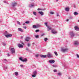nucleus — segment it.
<instances>
[{
  "label": "nucleus",
  "instance_id": "1",
  "mask_svg": "<svg viewBox=\"0 0 79 79\" xmlns=\"http://www.w3.org/2000/svg\"><path fill=\"white\" fill-rule=\"evenodd\" d=\"M61 51L64 53L66 52L68 50V48H62L61 49Z\"/></svg>",
  "mask_w": 79,
  "mask_h": 79
},
{
  "label": "nucleus",
  "instance_id": "2",
  "mask_svg": "<svg viewBox=\"0 0 79 79\" xmlns=\"http://www.w3.org/2000/svg\"><path fill=\"white\" fill-rule=\"evenodd\" d=\"M47 56L48 58H51V57H52V56H53L52 55V54L50 52H48Z\"/></svg>",
  "mask_w": 79,
  "mask_h": 79
},
{
  "label": "nucleus",
  "instance_id": "3",
  "mask_svg": "<svg viewBox=\"0 0 79 79\" xmlns=\"http://www.w3.org/2000/svg\"><path fill=\"white\" fill-rule=\"evenodd\" d=\"M69 35L70 37H73L74 36V34L73 31L70 32L69 33Z\"/></svg>",
  "mask_w": 79,
  "mask_h": 79
},
{
  "label": "nucleus",
  "instance_id": "4",
  "mask_svg": "<svg viewBox=\"0 0 79 79\" xmlns=\"http://www.w3.org/2000/svg\"><path fill=\"white\" fill-rule=\"evenodd\" d=\"M18 5V4L17 3H16L15 2H14L12 3L11 6H13V7H14V6H16Z\"/></svg>",
  "mask_w": 79,
  "mask_h": 79
},
{
  "label": "nucleus",
  "instance_id": "5",
  "mask_svg": "<svg viewBox=\"0 0 79 79\" xmlns=\"http://www.w3.org/2000/svg\"><path fill=\"white\" fill-rule=\"evenodd\" d=\"M10 52L12 54H13V53H15V50L14 48H11Z\"/></svg>",
  "mask_w": 79,
  "mask_h": 79
},
{
  "label": "nucleus",
  "instance_id": "6",
  "mask_svg": "<svg viewBox=\"0 0 79 79\" xmlns=\"http://www.w3.org/2000/svg\"><path fill=\"white\" fill-rule=\"evenodd\" d=\"M79 43L78 41H75L74 43V45L77 46V45H79Z\"/></svg>",
  "mask_w": 79,
  "mask_h": 79
},
{
  "label": "nucleus",
  "instance_id": "7",
  "mask_svg": "<svg viewBox=\"0 0 79 79\" xmlns=\"http://www.w3.org/2000/svg\"><path fill=\"white\" fill-rule=\"evenodd\" d=\"M5 36L6 37H7V38H8V37H12V34H10L9 35H6Z\"/></svg>",
  "mask_w": 79,
  "mask_h": 79
},
{
  "label": "nucleus",
  "instance_id": "8",
  "mask_svg": "<svg viewBox=\"0 0 79 79\" xmlns=\"http://www.w3.org/2000/svg\"><path fill=\"white\" fill-rule=\"evenodd\" d=\"M47 31H50V30H51L52 29V27L49 26L47 27Z\"/></svg>",
  "mask_w": 79,
  "mask_h": 79
},
{
  "label": "nucleus",
  "instance_id": "9",
  "mask_svg": "<svg viewBox=\"0 0 79 79\" xmlns=\"http://www.w3.org/2000/svg\"><path fill=\"white\" fill-rule=\"evenodd\" d=\"M74 28L76 31H79V28L77 27V26H75L74 27Z\"/></svg>",
  "mask_w": 79,
  "mask_h": 79
},
{
  "label": "nucleus",
  "instance_id": "10",
  "mask_svg": "<svg viewBox=\"0 0 79 79\" xmlns=\"http://www.w3.org/2000/svg\"><path fill=\"white\" fill-rule=\"evenodd\" d=\"M18 31H20V32H24L23 30L20 28H18Z\"/></svg>",
  "mask_w": 79,
  "mask_h": 79
},
{
  "label": "nucleus",
  "instance_id": "11",
  "mask_svg": "<svg viewBox=\"0 0 79 79\" xmlns=\"http://www.w3.org/2000/svg\"><path fill=\"white\" fill-rule=\"evenodd\" d=\"M18 47L19 48H23V45L21 44H18Z\"/></svg>",
  "mask_w": 79,
  "mask_h": 79
},
{
  "label": "nucleus",
  "instance_id": "12",
  "mask_svg": "<svg viewBox=\"0 0 79 79\" xmlns=\"http://www.w3.org/2000/svg\"><path fill=\"white\" fill-rule=\"evenodd\" d=\"M52 34H56L57 32L55 31V30H52Z\"/></svg>",
  "mask_w": 79,
  "mask_h": 79
},
{
  "label": "nucleus",
  "instance_id": "13",
  "mask_svg": "<svg viewBox=\"0 0 79 79\" xmlns=\"http://www.w3.org/2000/svg\"><path fill=\"white\" fill-rule=\"evenodd\" d=\"M25 40L27 42H29V40H30V38L29 37H27L25 38Z\"/></svg>",
  "mask_w": 79,
  "mask_h": 79
},
{
  "label": "nucleus",
  "instance_id": "14",
  "mask_svg": "<svg viewBox=\"0 0 79 79\" xmlns=\"http://www.w3.org/2000/svg\"><path fill=\"white\" fill-rule=\"evenodd\" d=\"M49 62L50 63H51V64L54 63H55V60H50L49 61Z\"/></svg>",
  "mask_w": 79,
  "mask_h": 79
},
{
  "label": "nucleus",
  "instance_id": "15",
  "mask_svg": "<svg viewBox=\"0 0 79 79\" xmlns=\"http://www.w3.org/2000/svg\"><path fill=\"white\" fill-rule=\"evenodd\" d=\"M65 11H69V7H66L65 8Z\"/></svg>",
  "mask_w": 79,
  "mask_h": 79
},
{
  "label": "nucleus",
  "instance_id": "16",
  "mask_svg": "<svg viewBox=\"0 0 79 79\" xmlns=\"http://www.w3.org/2000/svg\"><path fill=\"white\" fill-rule=\"evenodd\" d=\"M40 56L41 58H47V55H40Z\"/></svg>",
  "mask_w": 79,
  "mask_h": 79
},
{
  "label": "nucleus",
  "instance_id": "17",
  "mask_svg": "<svg viewBox=\"0 0 79 79\" xmlns=\"http://www.w3.org/2000/svg\"><path fill=\"white\" fill-rule=\"evenodd\" d=\"M34 4H31L29 5V8H32V7H34Z\"/></svg>",
  "mask_w": 79,
  "mask_h": 79
},
{
  "label": "nucleus",
  "instance_id": "18",
  "mask_svg": "<svg viewBox=\"0 0 79 79\" xmlns=\"http://www.w3.org/2000/svg\"><path fill=\"white\" fill-rule=\"evenodd\" d=\"M38 13L40 14L41 16H43V15H44V12H43L42 11H39Z\"/></svg>",
  "mask_w": 79,
  "mask_h": 79
},
{
  "label": "nucleus",
  "instance_id": "19",
  "mask_svg": "<svg viewBox=\"0 0 79 79\" xmlns=\"http://www.w3.org/2000/svg\"><path fill=\"white\" fill-rule=\"evenodd\" d=\"M27 61V59L25 58L22 61L23 62H26V61Z\"/></svg>",
  "mask_w": 79,
  "mask_h": 79
},
{
  "label": "nucleus",
  "instance_id": "20",
  "mask_svg": "<svg viewBox=\"0 0 79 79\" xmlns=\"http://www.w3.org/2000/svg\"><path fill=\"white\" fill-rule=\"evenodd\" d=\"M3 62H4V63H7L8 62V60H6V59H4V60H3Z\"/></svg>",
  "mask_w": 79,
  "mask_h": 79
},
{
  "label": "nucleus",
  "instance_id": "21",
  "mask_svg": "<svg viewBox=\"0 0 79 79\" xmlns=\"http://www.w3.org/2000/svg\"><path fill=\"white\" fill-rule=\"evenodd\" d=\"M37 71H35L34 72H33V74H35L36 75V74H37Z\"/></svg>",
  "mask_w": 79,
  "mask_h": 79
},
{
  "label": "nucleus",
  "instance_id": "22",
  "mask_svg": "<svg viewBox=\"0 0 79 79\" xmlns=\"http://www.w3.org/2000/svg\"><path fill=\"white\" fill-rule=\"evenodd\" d=\"M74 15H75V16H76V15H78V13H77L76 12H75L74 13Z\"/></svg>",
  "mask_w": 79,
  "mask_h": 79
},
{
  "label": "nucleus",
  "instance_id": "23",
  "mask_svg": "<svg viewBox=\"0 0 79 79\" xmlns=\"http://www.w3.org/2000/svg\"><path fill=\"white\" fill-rule=\"evenodd\" d=\"M15 76H18V72H16L15 73Z\"/></svg>",
  "mask_w": 79,
  "mask_h": 79
},
{
  "label": "nucleus",
  "instance_id": "24",
  "mask_svg": "<svg viewBox=\"0 0 79 79\" xmlns=\"http://www.w3.org/2000/svg\"><path fill=\"white\" fill-rule=\"evenodd\" d=\"M37 26H36V25H33V28L34 29H35V28H37Z\"/></svg>",
  "mask_w": 79,
  "mask_h": 79
},
{
  "label": "nucleus",
  "instance_id": "25",
  "mask_svg": "<svg viewBox=\"0 0 79 79\" xmlns=\"http://www.w3.org/2000/svg\"><path fill=\"white\" fill-rule=\"evenodd\" d=\"M35 38H36V39L39 38V35H35Z\"/></svg>",
  "mask_w": 79,
  "mask_h": 79
},
{
  "label": "nucleus",
  "instance_id": "26",
  "mask_svg": "<svg viewBox=\"0 0 79 79\" xmlns=\"http://www.w3.org/2000/svg\"><path fill=\"white\" fill-rule=\"evenodd\" d=\"M54 53L55 54L56 56H58V53H57V52L56 51L54 52Z\"/></svg>",
  "mask_w": 79,
  "mask_h": 79
},
{
  "label": "nucleus",
  "instance_id": "27",
  "mask_svg": "<svg viewBox=\"0 0 79 79\" xmlns=\"http://www.w3.org/2000/svg\"><path fill=\"white\" fill-rule=\"evenodd\" d=\"M48 24V23H47V22H46L44 23V24L45 25V26H46V27H48V25H47V24Z\"/></svg>",
  "mask_w": 79,
  "mask_h": 79
},
{
  "label": "nucleus",
  "instance_id": "28",
  "mask_svg": "<svg viewBox=\"0 0 79 79\" xmlns=\"http://www.w3.org/2000/svg\"><path fill=\"white\" fill-rule=\"evenodd\" d=\"M7 68V66H5L4 69V70H5V71H6V69Z\"/></svg>",
  "mask_w": 79,
  "mask_h": 79
},
{
  "label": "nucleus",
  "instance_id": "29",
  "mask_svg": "<svg viewBox=\"0 0 79 79\" xmlns=\"http://www.w3.org/2000/svg\"><path fill=\"white\" fill-rule=\"evenodd\" d=\"M39 54H36L35 55V57L36 58H37L39 57Z\"/></svg>",
  "mask_w": 79,
  "mask_h": 79
},
{
  "label": "nucleus",
  "instance_id": "30",
  "mask_svg": "<svg viewBox=\"0 0 79 79\" xmlns=\"http://www.w3.org/2000/svg\"><path fill=\"white\" fill-rule=\"evenodd\" d=\"M41 25H39V24H38L37 25L36 27H40Z\"/></svg>",
  "mask_w": 79,
  "mask_h": 79
},
{
  "label": "nucleus",
  "instance_id": "31",
  "mask_svg": "<svg viewBox=\"0 0 79 79\" xmlns=\"http://www.w3.org/2000/svg\"><path fill=\"white\" fill-rule=\"evenodd\" d=\"M36 76V75L33 74V75H32V77H34Z\"/></svg>",
  "mask_w": 79,
  "mask_h": 79
},
{
  "label": "nucleus",
  "instance_id": "32",
  "mask_svg": "<svg viewBox=\"0 0 79 79\" xmlns=\"http://www.w3.org/2000/svg\"><path fill=\"white\" fill-rule=\"evenodd\" d=\"M44 41L45 42H46V41H47L48 40V38H44Z\"/></svg>",
  "mask_w": 79,
  "mask_h": 79
},
{
  "label": "nucleus",
  "instance_id": "33",
  "mask_svg": "<svg viewBox=\"0 0 79 79\" xmlns=\"http://www.w3.org/2000/svg\"><path fill=\"white\" fill-rule=\"evenodd\" d=\"M33 15H35V16H36V15H37V13L35 12H33Z\"/></svg>",
  "mask_w": 79,
  "mask_h": 79
},
{
  "label": "nucleus",
  "instance_id": "34",
  "mask_svg": "<svg viewBox=\"0 0 79 79\" xmlns=\"http://www.w3.org/2000/svg\"><path fill=\"white\" fill-rule=\"evenodd\" d=\"M5 34V35H7V34H8V32L6 31Z\"/></svg>",
  "mask_w": 79,
  "mask_h": 79
},
{
  "label": "nucleus",
  "instance_id": "35",
  "mask_svg": "<svg viewBox=\"0 0 79 79\" xmlns=\"http://www.w3.org/2000/svg\"><path fill=\"white\" fill-rule=\"evenodd\" d=\"M54 14V12H50V14H51V15H53Z\"/></svg>",
  "mask_w": 79,
  "mask_h": 79
},
{
  "label": "nucleus",
  "instance_id": "36",
  "mask_svg": "<svg viewBox=\"0 0 79 79\" xmlns=\"http://www.w3.org/2000/svg\"><path fill=\"white\" fill-rule=\"evenodd\" d=\"M53 67H55V68L56 67H57V66H56V65H55V64H54L53 65H52Z\"/></svg>",
  "mask_w": 79,
  "mask_h": 79
},
{
  "label": "nucleus",
  "instance_id": "37",
  "mask_svg": "<svg viewBox=\"0 0 79 79\" xmlns=\"http://www.w3.org/2000/svg\"><path fill=\"white\" fill-rule=\"evenodd\" d=\"M19 59L20 60H21V61H23V58H22V57H20L19 58Z\"/></svg>",
  "mask_w": 79,
  "mask_h": 79
},
{
  "label": "nucleus",
  "instance_id": "38",
  "mask_svg": "<svg viewBox=\"0 0 79 79\" xmlns=\"http://www.w3.org/2000/svg\"><path fill=\"white\" fill-rule=\"evenodd\" d=\"M26 24H29V21H27L25 22Z\"/></svg>",
  "mask_w": 79,
  "mask_h": 79
},
{
  "label": "nucleus",
  "instance_id": "39",
  "mask_svg": "<svg viewBox=\"0 0 79 79\" xmlns=\"http://www.w3.org/2000/svg\"><path fill=\"white\" fill-rule=\"evenodd\" d=\"M18 24H19V25H20L21 24L20 23V22H19V21H17V22Z\"/></svg>",
  "mask_w": 79,
  "mask_h": 79
},
{
  "label": "nucleus",
  "instance_id": "40",
  "mask_svg": "<svg viewBox=\"0 0 79 79\" xmlns=\"http://www.w3.org/2000/svg\"><path fill=\"white\" fill-rule=\"evenodd\" d=\"M58 76H61V73H59L57 74Z\"/></svg>",
  "mask_w": 79,
  "mask_h": 79
},
{
  "label": "nucleus",
  "instance_id": "41",
  "mask_svg": "<svg viewBox=\"0 0 79 79\" xmlns=\"http://www.w3.org/2000/svg\"><path fill=\"white\" fill-rule=\"evenodd\" d=\"M35 32H39V30H36L35 31Z\"/></svg>",
  "mask_w": 79,
  "mask_h": 79
},
{
  "label": "nucleus",
  "instance_id": "42",
  "mask_svg": "<svg viewBox=\"0 0 79 79\" xmlns=\"http://www.w3.org/2000/svg\"><path fill=\"white\" fill-rule=\"evenodd\" d=\"M27 45L28 47H30V45H31V44L28 43L27 44Z\"/></svg>",
  "mask_w": 79,
  "mask_h": 79
},
{
  "label": "nucleus",
  "instance_id": "43",
  "mask_svg": "<svg viewBox=\"0 0 79 79\" xmlns=\"http://www.w3.org/2000/svg\"><path fill=\"white\" fill-rule=\"evenodd\" d=\"M38 10H44V9H42L40 8H38Z\"/></svg>",
  "mask_w": 79,
  "mask_h": 79
},
{
  "label": "nucleus",
  "instance_id": "44",
  "mask_svg": "<svg viewBox=\"0 0 79 79\" xmlns=\"http://www.w3.org/2000/svg\"><path fill=\"white\" fill-rule=\"evenodd\" d=\"M76 55H77V57L78 58H79V55H78L77 54Z\"/></svg>",
  "mask_w": 79,
  "mask_h": 79
},
{
  "label": "nucleus",
  "instance_id": "45",
  "mask_svg": "<svg viewBox=\"0 0 79 79\" xmlns=\"http://www.w3.org/2000/svg\"><path fill=\"white\" fill-rule=\"evenodd\" d=\"M6 45V43H3V45L4 46H5V45Z\"/></svg>",
  "mask_w": 79,
  "mask_h": 79
},
{
  "label": "nucleus",
  "instance_id": "46",
  "mask_svg": "<svg viewBox=\"0 0 79 79\" xmlns=\"http://www.w3.org/2000/svg\"><path fill=\"white\" fill-rule=\"evenodd\" d=\"M44 35H45V34L43 33L41 35V36H44Z\"/></svg>",
  "mask_w": 79,
  "mask_h": 79
},
{
  "label": "nucleus",
  "instance_id": "47",
  "mask_svg": "<svg viewBox=\"0 0 79 79\" xmlns=\"http://www.w3.org/2000/svg\"><path fill=\"white\" fill-rule=\"evenodd\" d=\"M20 66L21 68H23V65L21 64V65H20Z\"/></svg>",
  "mask_w": 79,
  "mask_h": 79
},
{
  "label": "nucleus",
  "instance_id": "48",
  "mask_svg": "<svg viewBox=\"0 0 79 79\" xmlns=\"http://www.w3.org/2000/svg\"><path fill=\"white\" fill-rule=\"evenodd\" d=\"M26 50H27V51H29V48H26Z\"/></svg>",
  "mask_w": 79,
  "mask_h": 79
},
{
  "label": "nucleus",
  "instance_id": "49",
  "mask_svg": "<svg viewBox=\"0 0 79 79\" xmlns=\"http://www.w3.org/2000/svg\"><path fill=\"white\" fill-rule=\"evenodd\" d=\"M54 72H57V70L56 69H54L53 70Z\"/></svg>",
  "mask_w": 79,
  "mask_h": 79
},
{
  "label": "nucleus",
  "instance_id": "50",
  "mask_svg": "<svg viewBox=\"0 0 79 79\" xmlns=\"http://www.w3.org/2000/svg\"><path fill=\"white\" fill-rule=\"evenodd\" d=\"M23 28H24V29H26L27 28V27H26V26L24 27H23Z\"/></svg>",
  "mask_w": 79,
  "mask_h": 79
},
{
  "label": "nucleus",
  "instance_id": "51",
  "mask_svg": "<svg viewBox=\"0 0 79 79\" xmlns=\"http://www.w3.org/2000/svg\"><path fill=\"white\" fill-rule=\"evenodd\" d=\"M56 16H60V15L58 14H57Z\"/></svg>",
  "mask_w": 79,
  "mask_h": 79
},
{
  "label": "nucleus",
  "instance_id": "52",
  "mask_svg": "<svg viewBox=\"0 0 79 79\" xmlns=\"http://www.w3.org/2000/svg\"><path fill=\"white\" fill-rule=\"evenodd\" d=\"M4 3H6V2L5 1H3Z\"/></svg>",
  "mask_w": 79,
  "mask_h": 79
},
{
  "label": "nucleus",
  "instance_id": "53",
  "mask_svg": "<svg viewBox=\"0 0 79 79\" xmlns=\"http://www.w3.org/2000/svg\"><path fill=\"white\" fill-rule=\"evenodd\" d=\"M10 54H7V56H10Z\"/></svg>",
  "mask_w": 79,
  "mask_h": 79
},
{
  "label": "nucleus",
  "instance_id": "54",
  "mask_svg": "<svg viewBox=\"0 0 79 79\" xmlns=\"http://www.w3.org/2000/svg\"><path fill=\"white\" fill-rule=\"evenodd\" d=\"M66 21L67 22L69 21V19H67Z\"/></svg>",
  "mask_w": 79,
  "mask_h": 79
},
{
  "label": "nucleus",
  "instance_id": "55",
  "mask_svg": "<svg viewBox=\"0 0 79 79\" xmlns=\"http://www.w3.org/2000/svg\"><path fill=\"white\" fill-rule=\"evenodd\" d=\"M23 26H25L26 25V24L24 23L23 24Z\"/></svg>",
  "mask_w": 79,
  "mask_h": 79
},
{
  "label": "nucleus",
  "instance_id": "56",
  "mask_svg": "<svg viewBox=\"0 0 79 79\" xmlns=\"http://www.w3.org/2000/svg\"><path fill=\"white\" fill-rule=\"evenodd\" d=\"M71 78L70 77H69L68 79H71Z\"/></svg>",
  "mask_w": 79,
  "mask_h": 79
},
{
  "label": "nucleus",
  "instance_id": "57",
  "mask_svg": "<svg viewBox=\"0 0 79 79\" xmlns=\"http://www.w3.org/2000/svg\"><path fill=\"white\" fill-rule=\"evenodd\" d=\"M23 38V37L21 36V39H22Z\"/></svg>",
  "mask_w": 79,
  "mask_h": 79
},
{
  "label": "nucleus",
  "instance_id": "58",
  "mask_svg": "<svg viewBox=\"0 0 79 79\" xmlns=\"http://www.w3.org/2000/svg\"><path fill=\"white\" fill-rule=\"evenodd\" d=\"M58 39L59 40H60V38H58Z\"/></svg>",
  "mask_w": 79,
  "mask_h": 79
},
{
  "label": "nucleus",
  "instance_id": "59",
  "mask_svg": "<svg viewBox=\"0 0 79 79\" xmlns=\"http://www.w3.org/2000/svg\"><path fill=\"white\" fill-rule=\"evenodd\" d=\"M56 2H58V0H56Z\"/></svg>",
  "mask_w": 79,
  "mask_h": 79
},
{
  "label": "nucleus",
  "instance_id": "60",
  "mask_svg": "<svg viewBox=\"0 0 79 79\" xmlns=\"http://www.w3.org/2000/svg\"><path fill=\"white\" fill-rule=\"evenodd\" d=\"M75 5H74V8H76V7H75Z\"/></svg>",
  "mask_w": 79,
  "mask_h": 79
},
{
  "label": "nucleus",
  "instance_id": "61",
  "mask_svg": "<svg viewBox=\"0 0 79 79\" xmlns=\"http://www.w3.org/2000/svg\"><path fill=\"white\" fill-rule=\"evenodd\" d=\"M22 44H23V43H22Z\"/></svg>",
  "mask_w": 79,
  "mask_h": 79
},
{
  "label": "nucleus",
  "instance_id": "62",
  "mask_svg": "<svg viewBox=\"0 0 79 79\" xmlns=\"http://www.w3.org/2000/svg\"><path fill=\"white\" fill-rule=\"evenodd\" d=\"M78 22L79 23V20H78Z\"/></svg>",
  "mask_w": 79,
  "mask_h": 79
},
{
  "label": "nucleus",
  "instance_id": "63",
  "mask_svg": "<svg viewBox=\"0 0 79 79\" xmlns=\"http://www.w3.org/2000/svg\"><path fill=\"white\" fill-rule=\"evenodd\" d=\"M31 1H33V0H31Z\"/></svg>",
  "mask_w": 79,
  "mask_h": 79
},
{
  "label": "nucleus",
  "instance_id": "64",
  "mask_svg": "<svg viewBox=\"0 0 79 79\" xmlns=\"http://www.w3.org/2000/svg\"><path fill=\"white\" fill-rule=\"evenodd\" d=\"M36 19H37V18H36Z\"/></svg>",
  "mask_w": 79,
  "mask_h": 79
}]
</instances>
